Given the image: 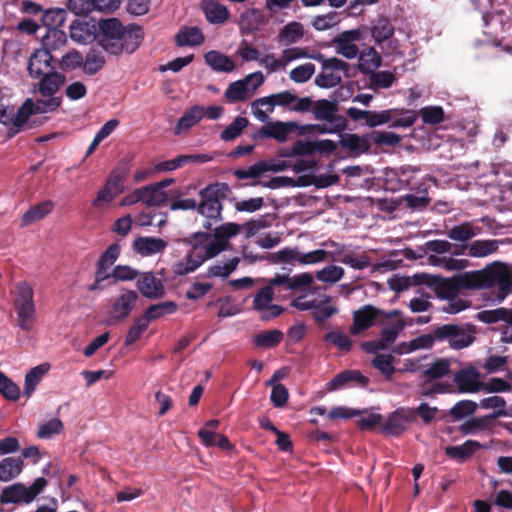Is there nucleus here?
<instances>
[{
  "instance_id": "1",
  "label": "nucleus",
  "mask_w": 512,
  "mask_h": 512,
  "mask_svg": "<svg viewBox=\"0 0 512 512\" xmlns=\"http://www.w3.org/2000/svg\"><path fill=\"white\" fill-rule=\"evenodd\" d=\"M474 290L496 288L495 300L502 302L512 292V269L506 263L494 261L485 268L470 271Z\"/></svg>"
},
{
  "instance_id": "2",
  "label": "nucleus",
  "mask_w": 512,
  "mask_h": 512,
  "mask_svg": "<svg viewBox=\"0 0 512 512\" xmlns=\"http://www.w3.org/2000/svg\"><path fill=\"white\" fill-rule=\"evenodd\" d=\"M470 276V271L450 278L421 273L416 274L414 279L418 284H423L433 289L438 298L447 300L458 296L462 290H474L473 285L468 283Z\"/></svg>"
},
{
  "instance_id": "3",
  "label": "nucleus",
  "mask_w": 512,
  "mask_h": 512,
  "mask_svg": "<svg viewBox=\"0 0 512 512\" xmlns=\"http://www.w3.org/2000/svg\"><path fill=\"white\" fill-rule=\"evenodd\" d=\"M229 192V185L219 182L209 184L200 190V203L197 204V211L206 218V221L203 223V227L206 230L212 229V221L217 222L221 220V200L225 199Z\"/></svg>"
},
{
  "instance_id": "4",
  "label": "nucleus",
  "mask_w": 512,
  "mask_h": 512,
  "mask_svg": "<svg viewBox=\"0 0 512 512\" xmlns=\"http://www.w3.org/2000/svg\"><path fill=\"white\" fill-rule=\"evenodd\" d=\"M433 326L437 343H446L453 350L467 348L476 340L477 327L471 323H446Z\"/></svg>"
},
{
  "instance_id": "5",
  "label": "nucleus",
  "mask_w": 512,
  "mask_h": 512,
  "mask_svg": "<svg viewBox=\"0 0 512 512\" xmlns=\"http://www.w3.org/2000/svg\"><path fill=\"white\" fill-rule=\"evenodd\" d=\"M48 482L44 477H39L34 480L30 486H26L22 482H17L6 486L2 489L0 494V503L27 505L32 503L37 496L44 490Z\"/></svg>"
},
{
  "instance_id": "6",
  "label": "nucleus",
  "mask_w": 512,
  "mask_h": 512,
  "mask_svg": "<svg viewBox=\"0 0 512 512\" xmlns=\"http://www.w3.org/2000/svg\"><path fill=\"white\" fill-rule=\"evenodd\" d=\"M33 295V290L27 282L17 283L14 300L17 325L25 332H30L35 322L36 309Z\"/></svg>"
},
{
  "instance_id": "7",
  "label": "nucleus",
  "mask_w": 512,
  "mask_h": 512,
  "mask_svg": "<svg viewBox=\"0 0 512 512\" xmlns=\"http://www.w3.org/2000/svg\"><path fill=\"white\" fill-rule=\"evenodd\" d=\"M264 83L261 71L250 73L243 79L229 84L224 92V97L229 103L244 102Z\"/></svg>"
},
{
  "instance_id": "8",
  "label": "nucleus",
  "mask_w": 512,
  "mask_h": 512,
  "mask_svg": "<svg viewBox=\"0 0 512 512\" xmlns=\"http://www.w3.org/2000/svg\"><path fill=\"white\" fill-rule=\"evenodd\" d=\"M126 179L127 171L124 168L113 170L107 178L104 187L98 191L96 198L92 201V206L97 208L102 203L113 201L119 194L124 192Z\"/></svg>"
},
{
  "instance_id": "9",
  "label": "nucleus",
  "mask_w": 512,
  "mask_h": 512,
  "mask_svg": "<svg viewBox=\"0 0 512 512\" xmlns=\"http://www.w3.org/2000/svg\"><path fill=\"white\" fill-rule=\"evenodd\" d=\"M138 294L134 290L124 289L123 292L113 301L108 312L107 323L114 325L123 322L134 310L138 301Z\"/></svg>"
},
{
  "instance_id": "10",
  "label": "nucleus",
  "mask_w": 512,
  "mask_h": 512,
  "mask_svg": "<svg viewBox=\"0 0 512 512\" xmlns=\"http://www.w3.org/2000/svg\"><path fill=\"white\" fill-rule=\"evenodd\" d=\"M453 383L457 387V392L461 394H474L482 391L481 373L472 366H465L453 375Z\"/></svg>"
},
{
  "instance_id": "11",
  "label": "nucleus",
  "mask_w": 512,
  "mask_h": 512,
  "mask_svg": "<svg viewBox=\"0 0 512 512\" xmlns=\"http://www.w3.org/2000/svg\"><path fill=\"white\" fill-rule=\"evenodd\" d=\"M144 35L128 33L125 37H115L114 39H98V44L104 51L111 55H120L125 52L133 53L141 44Z\"/></svg>"
},
{
  "instance_id": "12",
  "label": "nucleus",
  "mask_w": 512,
  "mask_h": 512,
  "mask_svg": "<svg viewBox=\"0 0 512 512\" xmlns=\"http://www.w3.org/2000/svg\"><path fill=\"white\" fill-rule=\"evenodd\" d=\"M499 244L500 241L496 239L475 240L470 243L456 245L452 255H467L473 258H483L497 252Z\"/></svg>"
},
{
  "instance_id": "13",
  "label": "nucleus",
  "mask_w": 512,
  "mask_h": 512,
  "mask_svg": "<svg viewBox=\"0 0 512 512\" xmlns=\"http://www.w3.org/2000/svg\"><path fill=\"white\" fill-rule=\"evenodd\" d=\"M383 310L367 304L353 313V324L350 326V333L358 335L376 324H380V315Z\"/></svg>"
},
{
  "instance_id": "14",
  "label": "nucleus",
  "mask_w": 512,
  "mask_h": 512,
  "mask_svg": "<svg viewBox=\"0 0 512 512\" xmlns=\"http://www.w3.org/2000/svg\"><path fill=\"white\" fill-rule=\"evenodd\" d=\"M97 28L99 29L98 39H114L115 37H125L128 33L135 32V34L143 35V30L137 24H123L117 18H109L100 20Z\"/></svg>"
},
{
  "instance_id": "15",
  "label": "nucleus",
  "mask_w": 512,
  "mask_h": 512,
  "mask_svg": "<svg viewBox=\"0 0 512 512\" xmlns=\"http://www.w3.org/2000/svg\"><path fill=\"white\" fill-rule=\"evenodd\" d=\"M296 101V95L292 94L289 91H283L277 94H272L267 97H262L256 99L252 103V107L256 108L254 110V115L260 120L265 121L267 119V114L263 110L259 109V106H264L269 104L268 112H273L274 107L278 106H288Z\"/></svg>"
},
{
  "instance_id": "16",
  "label": "nucleus",
  "mask_w": 512,
  "mask_h": 512,
  "mask_svg": "<svg viewBox=\"0 0 512 512\" xmlns=\"http://www.w3.org/2000/svg\"><path fill=\"white\" fill-rule=\"evenodd\" d=\"M369 384V378L363 375L359 370H344L336 374L328 383L329 391H336L346 387H366Z\"/></svg>"
},
{
  "instance_id": "17",
  "label": "nucleus",
  "mask_w": 512,
  "mask_h": 512,
  "mask_svg": "<svg viewBox=\"0 0 512 512\" xmlns=\"http://www.w3.org/2000/svg\"><path fill=\"white\" fill-rule=\"evenodd\" d=\"M136 286L141 295L148 299H159L165 295V287L162 280L157 278L152 272L140 274Z\"/></svg>"
},
{
  "instance_id": "18",
  "label": "nucleus",
  "mask_w": 512,
  "mask_h": 512,
  "mask_svg": "<svg viewBox=\"0 0 512 512\" xmlns=\"http://www.w3.org/2000/svg\"><path fill=\"white\" fill-rule=\"evenodd\" d=\"M53 55H48L47 52L36 49L29 57L27 63V70L31 78H39L48 71H54L55 67L52 62L55 61Z\"/></svg>"
},
{
  "instance_id": "19",
  "label": "nucleus",
  "mask_w": 512,
  "mask_h": 512,
  "mask_svg": "<svg viewBox=\"0 0 512 512\" xmlns=\"http://www.w3.org/2000/svg\"><path fill=\"white\" fill-rule=\"evenodd\" d=\"M338 109L336 101L320 99L314 102L312 113L316 120L347 123V119L344 116L337 114Z\"/></svg>"
},
{
  "instance_id": "20",
  "label": "nucleus",
  "mask_w": 512,
  "mask_h": 512,
  "mask_svg": "<svg viewBox=\"0 0 512 512\" xmlns=\"http://www.w3.org/2000/svg\"><path fill=\"white\" fill-rule=\"evenodd\" d=\"M70 38L79 44L93 42L97 36V25L95 22L86 20H74L69 26Z\"/></svg>"
},
{
  "instance_id": "21",
  "label": "nucleus",
  "mask_w": 512,
  "mask_h": 512,
  "mask_svg": "<svg viewBox=\"0 0 512 512\" xmlns=\"http://www.w3.org/2000/svg\"><path fill=\"white\" fill-rule=\"evenodd\" d=\"M311 55L307 53V51L303 48L293 47L283 50L282 57L280 60L275 59L273 54H267L262 57L260 60V64L264 66H268V60H272L269 65V70L271 72L276 71L281 66L287 65L289 62L300 59V58H310Z\"/></svg>"
},
{
  "instance_id": "22",
  "label": "nucleus",
  "mask_w": 512,
  "mask_h": 512,
  "mask_svg": "<svg viewBox=\"0 0 512 512\" xmlns=\"http://www.w3.org/2000/svg\"><path fill=\"white\" fill-rule=\"evenodd\" d=\"M291 125V123L279 121L267 123L253 134V139L273 138L279 142H284L288 133L291 131Z\"/></svg>"
},
{
  "instance_id": "23",
  "label": "nucleus",
  "mask_w": 512,
  "mask_h": 512,
  "mask_svg": "<svg viewBox=\"0 0 512 512\" xmlns=\"http://www.w3.org/2000/svg\"><path fill=\"white\" fill-rule=\"evenodd\" d=\"M38 91L44 97L54 96L65 83V75L54 71H48L47 74L40 76Z\"/></svg>"
},
{
  "instance_id": "24",
  "label": "nucleus",
  "mask_w": 512,
  "mask_h": 512,
  "mask_svg": "<svg viewBox=\"0 0 512 512\" xmlns=\"http://www.w3.org/2000/svg\"><path fill=\"white\" fill-rule=\"evenodd\" d=\"M67 35L60 29H47L44 36L41 38V51L47 52L48 55H53L54 52L62 50L67 45Z\"/></svg>"
},
{
  "instance_id": "25",
  "label": "nucleus",
  "mask_w": 512,
  "mask_h": 512,
  "mask_svg": "<svg viewBox=\"0 0 512 512\" xmlns=\"http://www.w3.org/2000/svg\"><path fill=\"white\" fill-rule=\"evenodd\" d=\"M481 231V227L474 225L472 222L466 221L458 225H454L446 234L450 240L466 244L470 243L469 241L479 235Z\"/></svg>"
},
{
  "instance_id": "26",
  "label": "nucleus",
  "mask_w": 512,
  "mask_h": 512,
  "mask_svg": "<svg viewBox=\"0 0 512 512\" xmlns=\"http://www.w3.org/2000/svg\"><path fill=\"white\" fill-rule=\"evenodd\" d=\"M167 247V242L162 238L143 237L136 238L133 249L142 256H150L162 252Z\"/></svg>"
},
{
  "instance_id": "27",
  "label": "nucleus",
  "mask_w": 512,
  "mask_h": 512,
  "mask_svg": "<svg viewBox=\"0 0 512 512\" xmlns=\"http://www.w3.org/2000/svg\"><path fill=\"white\" fill-rule=\"evenodd\" d=\"M501 412L498 413H490L481 417H472L466 420L459 428L462 434L470 435L476 434L481 431L488 430L491 426V422L494 419L499 418Z\"/></svg>"
},
{
  "instance_id": "28",
  "label": "nucleus",
  "mask_w": 512,
  "mask_h": 512,
  "mask_svg": "<svg viewBox=\"0 0 512 512\" xmlns=\"http://www.w3.org/2000/svg\"><path fill=\"white\" fill-rule=\"evenodd\" d=\"M205 36L197 26L183 27L175 35V44L178 47L200 46L204 43Z\"/></svg>"
},
{
  "instance_id": "29",
  "label": "nucleus",
  "mask_w": 512,
  "mask_h": 512,
  "mask_svg": "<svg viewBox=\"0 0 512 512\" xmlns=\"http://www.w3.org/2000/svg\"><path fill=\"white\" fill-rule=\"evenodd\" d=\"M264 22V14L261 10L251 8L241 13L239 18L240 30L243 34L256 32Z\"/></svg>"
},
{
  "instance_id": "30",
  "label": "nucleus",
  "mask_w": 512,
  "mask_h": 512,
  "mask_svg": "<svg viewBox=\"0 0 512 512\" xmlns=\"http://www.w3.org/2000/svg\"><path fill=\"white\" fill-rule=\"evenodd\" d=\"M203 118L204 114L202 112V106L194 105L190 107L189 109L185 110L183 115L179 118L175 127V134L180 135L187 132L190 128L199 123Z\"/></svg>"
},
{
  "instance_id": "31",
  "label": "nucleus",
  "mask_w": 512,
  "mask_h": 512,
  "mask_svg": "<svg viewBox=\"0 0 512 512\" xmlns=\"http://www.w3.org/2000/svg\"><path fill=\"white\" fill-rule=\"evenodd\" d=\"M24 462L21 457H5L0 461V481L9 482L17 478L23 471Z\"/></svg>"
},
{
  "instance_id": "32",
  "label": "nucleus",
  "mask_w": 512,
  "mask_h": 512,
  "mask_svg": "<svg viewBox=\"0 0 512 512\" xmlns=\"http://www.w3.org/2000/svg\"><path fill=\"white\" fill-rule=\"evenodd\" d=\"M409 421L403 411L396 410L388 416L382 425V431L387 435L399 436L406 430Z\"/></svg>"
},
{
  "instance_id": "33",
  "label": "nucleus",
  "mask_w": 512,
  "mask_h": 512,
  "mask_svg": "<svg viewBox=\"0 0 512 512\" xmlns=\"http://www.w3.org/2000/svg\"><path fill=\"white\" fill-rule=\"evenodd\" d=\"M395 28L387 17H379L371 27V36L377 46H382L394 36Z\"/></svg>"
},
{
  "instance_id": "34",
  "label": "nucleus",
  "mask_w": 512,
  "mask_h": 512,
  "mask_svg": "<svg viewBox=\"0 0 512 512\" xmlns=\"http://www.w3.org/2000/svg\"><path fill=\"white\" fill-rule=\"evenodd\" d=\"M382 64V57L374 47H368L360 52L358 68L363 74H369Z\"/></svg>"
},
{
  "instance_id": "35",
  "label": "nucleus",
  "mask_w": 512,
  "mask_h": 512,
  "mask_svg": "<svg viewBox=\"0 0 512 512\" xmlns=\"http://www.w3.org/2000/svg\"><path fill=\"white\" fill-rule=\"evenodd\" d=\"M202 9L208 22L212 24L224 23L229 16L226 6L219 4L214 0H203Z\"/></svg>"
},
{
  "instance_id": "36",
  "label": "nucleus",
  "mask_w": 512,
  "mask_h": 512,
  "mask_svg": "<svg viewBox=\"0 0 512 512\" xmlns=\"http://www.w3.org/2000/svg\"><path fill=\"white\" fill-rule=\"evenodd\" d=\"M204 59L207 65L212 70L217 72H232L235 69L234 62L225 54L211 50L204 55Z\"/></svg>"
},
{
  "instance_id": "37",
  "label": "nucleus",
  "mask_w": 512,
  "mask_h": 512,
  "mask_svg": "<svg viewBox=\"0 0 512 512\" xmlns=\"http://www.w3.org/2000/svg\"><path fill=\"white\" fill-rule=\"evenodd\" d=\"M451 371V362L447 358H438L422 372L425 381H435L447 376Z\"/></svg>"
},
{
  "instance_id": "38",
  "label": "nucleus",
  "mask_w": 512,
  "mask_h": 512,
  "mask_svg": "<svg viewBox=\"0 0 512 512\" xmlns=\"http://www.w3.org/2000/svg\"><path fill=\"white\" fill-rule=\"evenodd\" d=\"M33 106V101L31 99H27L19 107L15 115H10L7 112V116L5 117L7 125L11 124L15 127H22L24 130L31 128V126L28 124V120L30 116L34 114L33 110L31 109Z\"/></svg>"
},
{
  "instance_id": "39",
  "label": "nucleus",
  "mask_w": 512,
  "mask_h": 512,
  "mask_svg": "<svg viewBox=\"0 0 512 512\" xmlns=\"http://www.w3.org/2000/svg\"><path fill=\"white\" fill-rule=\"evenodd\" d=\"M54 204L47 200L38 203L26 211L21 218V225L28 226L36 221L43 219L53 210Z\"/></svg>"
},
{
  "instance_id": "40",
  "label": "nucleus",
  "mask_w": 512,
  "mask_h": 512,
  "mask_svg": "<svg viewBox=\"0 0 512 512\" xmlns=\"http://www.w3.org/2000/svg\"><path fill=\"white\" fill-rule=\"evenodd\" d=\"M480 447L481 445L478 441L467 440L462 445L447 446L445 454L452 459L464 461L472 456Z\"/></svg>"
},
{
  "instance_id": "41",
  "label": "nucleus",
  "mask_w": 512,
  "mask_h": 512,
  "mask_svg": "<svg viewBox=\"0 0 512 512\" xmlns=\"http://www.w3.org/2000/svg\"><path fill=\"white\" fill-rule=\"evenodd\" d=\"M49 369L50 365L48 363H44L29 370L25 376L24 383V395L26 397H30L32 395L36 389V386L40 383L41 379L49 371Z\"/></svg>"
},
{
  "instance_id": "42",
  "label": "nucleus",
  "mask_w": 512,
  "mask_h": 512,
  "mask_svg": "<svg viewBox=\"0 0 512 512\" xmlns=\"http://www.w3.org/2000/svg\"><path fill=\"white\" fill-rule=\"evenodd\" d=\"M143 203L149 207H160L166 204L168 200L167 193L157 188L154 184L141 187Z\"/></svg>"
},
{
  "instance_id": "43",
  "label": "nucleus",
  "mask_w": 512,
  "mask_h": 512,
  "mask_svg": "<svg viewBox=\"0 0 512 512\" xmlns=\"http://www.w3.org/2000/svg\"><path fill=\"white\" fill-rule=\"evenodd\" d=\"M283 337L282 331L273 329L255 334L253 342L259 348L270 349L277 347L282 342Z\"/></svg>"
},
{
  "instance_id": "44",
  "label": "nucleus",
  "mask_w": 512,
  "mask_h": 512,
  "mask_svg": "<svg viewBox=\"0 0 512 512\" xmlns=\"http://www.w3.org/2000/svg\"><path fill=\"white\" fill-rule=\"evenodd\" d=\"M290 273L291 269H287V272L277 273L274 277L269 279L271 286H273L277 294L283 296H290L294 294L293 281Z\"/></svg>"
},
{
  "instance_id": "45",
  "label": "nucleus",
  "mask_w": 512,
  "mask_h": 512,
  "mask_svg": "<svg viewBox=\"0 0 512 512\" xmlns=\"http://www.w3.org/2000/svg\"><path fill=\"white\" fill-rule=\"evenodd\" d=\"M178 309L174 301H164L150 305L144 312L143 316L150 322L159 319L167 314H174Z\"/></svg>"
},
{
  "instance_id": "46",
  "label": "nucleus",
  "mask_w": 512,
  "mask_h": 512,
  "mask_svg": "<svg viewBox=\"0 0 512 512\" xmlns=\"http://www.w3.org/2000/svg\"><path fill=\"white\" fill-rule=\"evenodd\" d=\"M310 58L321 63L322 70H329L331 72L343 71L347 77L349 76L348 70L350 65L337 57L326 58L324 54L317 52L312 54Z\"/></svg>"
},
{
  "instance_id": "47",
  "label": "nucleus",
  "mask_w": 512,
  "mask_h": 512,
  "mask_svg": "<svg viewBox=\"0 0 512 512\" xmlns=\"http://www.w3.org/2000/svg\"><path fill=\"white\" fill-rule=\"evenodd\" d=\"M339 145L358 155L368 151L370 148V144L366 139L351 133L342 135Z\"/></svg>"
},
{
  "instance_id": "48",
  "label": "nucleus",
  "mask_w": 512,
  "mask_h": 512,
  "mask_svg": "<svg viewBox=\"0 0 512 512\" xmlns=\"http://www.w3.org/2000/svg\"><path fill=\"white\" fill-rule=\"evenodd\" d=\"M106 60L104 55L95 50H91L86 54V57L83 58L82 69L87 75H95L98 73L105 65Z\"/></svg>"
},
{
  "instance_id": "49",
  "label": "nucleus",
  "mask_w": 512,
  "mask_h": 512,
  "mask_svg": "<svg viewBox=\"0 0 512 512\" xmlns=\"http://www.w3.org/2000/svg\"><path fill=\"white\" fill-rule=\"evenodd\" d=\"M395 357L391 354H377L371 364L372 366L381 372L386 380H391L394 373L396 372L393 366Z\"/></svg>"
},
{
  "instance_id": "50",
  "label": "nucleus",
  "mask_w": 512,
  "mask_h": 512,
  "mask_svg": "<svg viewBox=\"0 0 512 512\" xmlns=\"http://www.w3.org/2000/svg\"><path fill=\"white\" fill-rule=\"evenodd\" d=\"M67 11L63 8H51L43 12L41 20L47 29H59L66 21Z\"/></svg>"
},
{
  "instance_id": "51",
  "label": "nucleus",
  "mask_w": 512,
  "mask_h": 512,
  "mask_svg": "<svg viewBox=\"0 0 512 512\" xmlns=\"http://www.w3.org/2000/svg\"><path fill=\"white\" fill-rule=\"evenodd\" d=\"M477 408L478 404L472 400H460L449 410V416L453 421H458L473 415Z\"/></svg>"
},
{
  "instance_id": "52",
  "label": "nucleus",
  "mask_w": 512,
  "mask_h": 512,
  "mask_svg": "<svg viewBox=\"0 0 512 512\" xmlns=\"http://www.w3.org/2000/svg\"><path fill=\"white\" fill-rule=\"evenodd\" d=\"M293 293H316L317 288L313 287L314 276L309 272H303L292 276Z\"/></svg>"
},
{
  "instance_id": "53",
  "label": "nucleus",
  "mask_w": 512,
  "mask_h": 512,
  "mask_svg": "<svg viewBox=\"0 0 512 512\" xmlns=\"http://www.w3.org/2000/svg\"><path fill=\"white\" fill-rule=\"evenodd\" d=\"M324 342L330 343L337 347L342 352H349L352 349V340L348 337V335L341 331H330L326 333L323 337Z\"/></svg>"
},
{
  "instance_id": "54",
  "label": "nucleus",
  "mask_w": 512,
  "mask_h": 512,
  "mask_svg": "<svg viewBox=\"0 0 512 512\" xmlns=\"http://www.w3.org/2000/svg\"><path fill=\"white\" fill-rule=\"evenodd\" d=\"M249 124L245 117H236L222 132L220 138L224 141H231L240 136Z\"/></svg>"
},
{
  "instance_id": "55",
  "label": "nucleus",
  "mask_w": 512,
  "mask_h": 512,
  "mask_svg": "<svg viewBox=\"0 0 512 512\" xmlns=\"http://www.w3.org/2000/svg\"><path fill=\"white\" fill-rule=\"evenodd\" d=\"M393 111V119L389 123H391L390 127H410L417 120V114L412 110H404V109H391Z\"/></svg>"
},
{
  "instance_id": "56",
  "label": "nucleus",
  "mask_w": 512,
  "mask_h": 512,
  "mask_svg": "<svg viewBox=\"0 0 512 512\" xmlns=\"http://www.w3.org/2000/svg\"><path fill=\"white\" fill-rule=\"evenodd\" d=\"M275 293L273 286H271L270 281L268 280V284L261 288L254 296L253 309L258 312L265 310V308H267L272 302Z\"/></svg>"
},
{
  "instance_id": "57",
  "label": "nucleus",
  "mask_w": 512,
  "mask_h": 512,
  "mask_svg": "<svg viewBox=\"0 0 512 512\" xmlns=\"http://www.w3.org/2000/svg\"><path fill=\"white\" fill-rule=\"evenodd\" d=\"M370 87L372 89H387L390 88L395 81V76L390 71H373L369 73Z\"/></svg>"
},
{
  "instance_id": "58",
  "label": "nucleus",
  "mask_w": 512,
  "mask_h": 512,
  "mask_svg": "<svg viewBox=\"0 0 512 512\" xmlns=\"http://www.w3.org/2000/svg\"><path fill=\"white\" fill-rule=\"evenodd\" d=\"M149 321L142 315L138 317L134 324L130 327L126 337L125 345L130 346L137 342L142 334L148 329Z\"/></svg>"
},
{
  "instance_id": "59",
  "label": "nucleus",
  "mask_w": 512,
  "mask_h": 512,
  "mask_svg": "<svg viewBox=\"0 0 512 512\" xmlns=\"http://www.w3.org/2000/svg\"><path fill=\"white\" fill-rule=\"evenodd\" d=\"M266 173V161L261 160L246 169H236L233 174L239 180L248 178L257 179Z\"/></svg>"
},
{
  "instance_id": "60",
  "label": "nucleus",
  "mask_w": 512,
  "mask_h": 512,
  "mask_svg": "<svg viewBox=\"0 0 512 512\" xmlns=\"http://www.w3.org/2000/svg\"><path fill=\"white\" fill-rule=\"evenodd\" d=\"M240 259L234 257L224 264H215L210 266L207 270V277H228L234 270H236Z\"/></svg>"
},
{
  "instance_id": "61",
  "label": "nucleus",
  "mask_w": 512,
  "mask_h": 512,
  "mask_svg": "<svg viewBox=\"0 0 512 512\" xmlns=\"http://www.w3.org/2000/svg\"><path fill=\"white\" fill-rule=\"evenodd\" d=\"M82 64L83 56L79 51L75 49L68 51L59 60V68L63 71H72L77 68H82Z\"/></svg>"
},
{
  "instance_id": "62",
  "label": "nucleus",
  "mask_w": 512,
  "mask_h": 512,
  "mask_svg": "<svg viewBox=\"0 0 512 512\" xmlns=\"http://www.w3.org/2000/svg\"><path fill=\"white\" fill-rule=\"evenodd\" d=\"M405 326V321L403 319H399L392 326L385 327L381 330V337L379 340L385 344L386 349L396 341L399 333L405 328Z\"/></svg>"
},
{
  "instance_id": "63",
  "label": "nucleus",
  "mask_w": 512,
  "mask_h": 512,
  "mask_svg": "<svg viewBox=\"0 0 512 512\" xmlns=\"http://www.w3.org/2000/svg\"><path fill=\"white\" fill-rule=\"evenodd\" d=\"M0 393L10 401H16L20 397V388L3 372L0 371Z\"/></svg>"
},
{
  "instance_id": "64",
  "label": "nucleus",
  "mask_w": 512,
  "mask_h": 512,
  "mask_svg": "<svg viewBox=\"0 0 512 512\" xmlns=\"http://www.w3.org/2000/svg\"><path fill=\"white\" fill-rule=\"evenodd\" d=\"M419 115L425 124L436 125L444 120V110L441 106H426L419 110Z\"/></svg>"
}]
</instances>
